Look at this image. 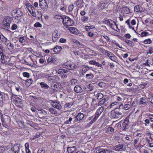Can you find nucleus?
Instances as JSON below:
<instances>
[{
    "mask_svg": "<svg viewBox=\"0 0 153 153\" xmlns=\"http://www.w3.org/2000/svg\"><path fill=\"white\" fill-rule=\"evenodd\" d=\"M61 19L62 20V23L66 28H68L69 26L73 25L74 24V21L66 16H62Z\"/></svg>",
    "mask_w": 153,
    "mask_h": 153,
    "instance_id": "1",
    "label": "nucleus"
},
{
    "mask_svg": "<svg viewBox=\"0 0 153 153\" xmlns=\"http://www.w3.org/2000/svg\"><path fill=\"white\" fill-rule=\"evenodd\" d=\"M11 99L14 100L16 102V105L18 106H21L22 105V101L21 98L19 97L16 95L12 94Z\"/></svg>",
    "mask_w": 153,
    "mask_h": 153,
    "instance_id": "2",
    "label": "nucleus"
},
{
    "mask_svg": "<svg viewBox=\"0 0 153 153\" xmlns=\"http://www.w3.org/2000/svg\"><path fill=\"white\" fill-rule=\"evenodd\" d=\"M12 21L11 18L8 16L6 17L3 22V25L4 27L8 28L10 27V25Z\"/></svg>",
    "mask_w": 153,
    "mask_h": 153,
    "instance_id": "3",
    "label": "nucleus"
},
{
    "mask_svg": "<svg viewBox=\"0 0 153 153\" xmlns=\"http://www.w3.org/2000/svg\"><path fill=\"white\" fill-rule=\"evenodd\" d=\"M21 146L18 144H16L9 151L8 153H19Z\"/></svg>",
    "mask_w": 153,
    "mask_h": 153,
    "instance_id": "4",
    "label": "nucleus"
},
{
    "mask_svg": "<svg viewBox=\"0 0 153 153\" xmlns=\"http://www.w3.org/2000/svg\"><path fill=\"white\" fill-rule=\"evenodd\" d=\"M39 5L40 7L43 10L47 11L48 8L47 2L45 0H39Z\"/></svg>",
    "mask_w": 153,
    "mask_h": 153,
    "instance_id": "5",
    "label": "nucleus"
},
{
    "mask_svg": "<svg viewBox=\"0 0 153 153\" xmlns=\"http://www.w3.org/2000/svg\"><path fill=\"white\" fill-rule=\"evenodd\" d=\"M14 11V12L15 13V15H16L15 18L16 19L20 20L23 15V13L19 9L17 10H15Z\"/></svg>",
    "mask_w": 153,
    "mask_h": 153,
    "instance_id": "6",
    "label": "nucleus"
},
{
    "mask_svg": "<svg viewBox=\"0 0 153 153\" xmlns=\"http://www.w3.org/2000/svg\"><path fill=\"white\" fill-rule=\"evenodd\" d=\"M84 117V115L81 112L79 113L75 117V119L74 121V123L75 122L79 121L82 120Z\"/></svg>",
    "mask_w": 153,
    "mask_h": 153,
    "instance_id": "7",
    "label": "nucleus"
},
{
    "mask_svg": "<svg viewBox=\"0 0 153 153\" xmlns=\"http://www.w3.org/2000/svg\"><path fill=\"white\" fill-rule=\"evenodd\" d=\"M130 108V105L129 104H126L124 105L123 104H121L118 108V109L121 110L120 111H123V110H127Z\"/></svg>",
    "mask_w": 153,
    "mask_h": 153,
    "instance_id": "8",
    "label": "nucleus"
},
{
    "mask_svg": "<svg viewBox=\"0 0 153 153\" xmlns=\"http://www.w3.org/2000/svg\"><path fill=\"white\" fill-rule=\"evenodd\" d=\"M114 149L117 151H120L121 150H124L126 148L124 147V145L122 143L119 144L114 147Z\"/></svg>",
    "mask_w": 153,
    "mask_h": 153,
    "instance_id": "9",
    "label": "nucleus"
},
{
    "mask_svg": "<svg viewBox=\"0 0 153 153\" xmlns=\"http://www.w3.org/2000/svg\"><path fill=\"white\" fill-rule=\"evenodd\" d=\"M104 110L103 107L101 106L99 107L97 110V111L95 113V116L94 117L96 118L97 119H98V117L101 114Z\"/></svg>",
    "mask_w": 153,
    "mask_h": 153,
    "instance_id": "10",
    "label": "nucleus"
},
{
    "mask_svg": "<svg viewBox=\"0 0 153 153\" xmlns=\"http://www.w3.org/2000/svg\"><path fill=\"white\" fill-rule=\"evenodd\" d=\"M59 37V35H58L57 30H55L53 32L52 34V40L54 42H56Z\"/></svg>",
    "mask_w": 153,
    "mask_h": 153,
    "instance_id": "11",
    "label": "nucleus"
},
{
    "mask_svg": "<svg viewBox=\"0 0 153 153\" xmlns=\"http://www.w3.org/2000/svg\"><path fill=\"white\" fill-rule=\"evenodd\" d=\"M74 91L77 93H81L83 92V89L79 85H76L74 87Z\"/></svg>",
    "mask_w": 153,
    "mask_h": 153,
    "instance_id": "12",
    "label": "nucleus"
},
{
    "mask_svg": "<svg viewBox=\"0 0 153 153\" xmlns=\"http://www.w3.org/2000/svg\"><path fill=\"white\" fill-rule=\"evenodd\" d=\"M129 124L128 117H126L123 123V127L125 129L128 128V126Z\"/></svg>",
    "mask_w": 153,
    "mask_h": 153,
    "instance_id": "13",
    "label": "nucleus"
},
{
    "mask_svg": "<svg viewBox=\"0 0 153 153\" xmlns=\"http://www.w3.org/2000/svg\"><path fill=\"white\" fill-rule=\"evenodd\" d=\"M57 60V58L54 56L49 57L48 59L47 64H49L50 62H55Z\"/></svg>",
    "mask_w": 153,
    "mask_h": 153,
    "instance_id": "14",
    "label": "nucleus"
},
{
    "mask_svg": "<svg viewBox=\"0 0 153 153\" xmlns=\"http://www.w3.org/2000/svg\"><path fill=\"white\" fill-rule=\"evenodd\" d=\"M68 29L71 33L74 34H77L79 33L78 30L75 27H70L68 28Z\"/></svg>",
    "mask_w": 153,
    "mask_h": 153,
    "instance_id": "15",
    "label": "nucleus"
},
{
    "mask_svg": "<svg viewBox=\"0 0 153 153\" xmlns=\"http://www.w3.org/2000/svg\"><path fill=\"white\" fill-rule=\"evenodd\" d=\"M56 77L55 76H50L48 77V80L49 82L51 83H53L56 81Z\"/></svg>",
    "mask_w": 153,
    "mask_h": 153,
    "instance_id": "16",
    "label": "nucleus"
},
{
    "mask_svg": "<svg viewBox=\"0 0 153 153\" xmlns=\"http://www.w3.org/2000/svg\"><path fill=\"white\" fill-rule=\"evenodd\" d=\"M76 150V147L73 146L72 147H68L67 148V151L68 153H73V152Z\"/></svg>",
    "mask_w": 153,
    "mask_h": 153,
    "instance_id": "17",
    "label": "nucleus"
},
{
    "mask_svg": "<svg viewBox=\"0 0 153 153\" xmlns=\"http://www.w3.org/2000/svg\"><path fill=\"white\" fill-rule=\"evenodd\" d=\"M111 116L113 118L117 119L120 117L118 116L116 112H115V111H112L111 112Z\"/></svg>",
    "mask_w": 153,
    "mask_h": 153,
    "instance_id": "18",
    "label": "nucleus"
},
{
    "mask_svg": "<svg viewBox=\"0 0 153 153\" xmlns=\"http://www.w3.org/2000/svg\"><path fill=\"white\" fill-rule=\"evenodd\" d=\"M107 100L106 99L104 98L98 102L97 104L98 106H101L103 104H105V103L106 102Z\"/></svg>",
    "mask_w": 153,
    "mask_h": 153,
    "instance_id": "19",
    "label": "nucleus"
},
{
    "mask_svg": "<svg viewBox=\"0 0 153 153\" xmlns=\"http://www.w3.org/2000/svg\"><path fill=\"white\" fill-rule=\"evenodd\" d=\"M19 42H20L21 43H24L25 44H23V45H25V43H26V40L27 39L26 38H25L24 37H21L19 38Z\"/></svg>",
    "mask_w": 153,
    "mask_h": 153,
    "instance_id": "20",
    "label": "nucleus"
},
{
    "mask_svg": "<svg viewBox=\"0 0 153 153\" xmlns=\"http://www.w3.org/2000/svg\"><path fill=\"white\" fill-rule=\"evenodd\" d=\"M124 42L130 47H133L134 45V44L132 42V41L130 40L126 39L124 41Z\"/></svg>",
    "mask_w": 153,
    "mask_h": 153,
    "instance_id": "21",
    "label": "nucleus"
},
{
    "mask_svg": "<svg viewBox=\"0 0 153 153\" xmlns=\"http://www.w3.org/2000/svg\"><path fill=\"white\" fill-rule=\"evenodd\" d=\"M40 85L41 88H43L48 89L49 88V86L43 82L40 83Z\"/></svg>",
    "mask_w": 153,
    "mask_h": 153,
    "instance_id": "22",
    "label": "nucleus"
},
{
    "mask_svg": "<svg viewBox=\"0 0 153 153\" xmlns=\"http://www.w3.org/2000/svg\"><path fill=\"white\" fill-rule=\"evenodd\" d=\"M62 48L61 47L59 46H57L55 47L53 50V51L55 52H58L60 51Z\"/></svg>",
    "mask_w": 153,
    "mask_h": 153,
    "instance_id": "23",
    "label": "nucleus"
},
{
    "mask_svg": "<svg viewBox=\"0 0 153 153\" xmlns=\"http://www.w3.org/2000/svg\"><path fill=\"white\" fill-rule=\"evenodd\" d=\"M68 72L67 70H66L63 69H59L57 71V73L59 74H63L65 73Z\"/></svg>",
    "mask_w": 153,
    "mask_h": 153,
    "instance_id": "24",
    "label": "nucleus"
},
{
    "mask_svg": "<svg viewBox=\"0 0 153 153\" xmlns=\"http://www.w3.org/2000/svg\"><path fill=\"white\" fill-rule=\"evenodd\" d=\"M146 100L145 98L142 97L140 98V105H145L146 104Z\"/></svg>",
    "mask_w": 153,
    "mask_h": 153,
    "instance_id": "25",
    "label": "nucleus"
},
{
    "mask_svg": "<svg viewBox=\"0 0 153 153\" xmlns=\"http://www.w3.org/2000/svg\"><path fill=\"white\" fill-rule=\"evenodd\" d=\"M148 97L149 99H151V102L153 104V92H150L148 94Z\"/></svg>",
    "mask_w": 153,
    "mask_h": 153,
    "instance_id": "26",
    "label": "nucleus"
},
{
    "mask_svg": "<svg viewBox=\"0 0 153 153\" xmlns=\"http://www.w3.org/2000/svg\"><path fill=\"white\" fill-rule=\"evenodd\" d=\"M74 104V102H71L66 103L64 105L65 108H70Z\"/></svg>",
    "mask_w": 153,
    "mask_h": 153,
    "instance_id": "27",
    "label": "nucleus"
},
{
    "mask_svg": "<svg viewBox=\"0 0 153 153\" xmlns=\"http://www.w3.org/2000/svg\"><path fill=\"white\" fill-rule=\"evenodd\" d=\"M49 111L53 114H56L58 113L56 110L53 108H49Z\"/></svg>",
    "mask_w": 153,
    "mask_h": 153,
    "instance_id": "28",
    "label": "nucleus"
},
{
    "mask_svg": "<svg viewBox=\"0 0 153 153\" xmlns=\"http://www.w3.org/2000/svg\"><path fill=\"white\" fill-rule=\"evenodd\" d=\"M152 42V41L150 39H146L143 41V43L145 44H150Z\"/></svg>",
    "mask_w": 153,
    "mask_h": 153,
    "instance_id": "29",
    "label": "nucleus"
},
{
    "mask_svg": "<svg viewBox=\"0 0 153 153\" xmlns=\"http://www.w3.org/2000/svg\"><path fill=\"white\" fill-rule=\"evenodd\" d=\"M106 130L110 133L113 132L114 131V129L112 127H108L106 128Z\"/></svg>",
    "mask_w": 153,
    "mask_h": 153,
    "instance_id": "30",
    "label": "nucleus"
},
{
    "mask_svg": "<svg viewBox=\"0 0 153 153\" xmlns=\"http://www.w3.org/2000/svg\"><path fill=\"white\" fill-rule=\"evenodd\" d=\"M103 96H104L103 94L101 93H99L97 94L96 97L98 99L100 100L102 99Z\"/></svg>",
    "mask_w": 153,
    "mask_h": 153,
    "instance_id": "31",
    "label": "nucleus"
},
{
    "mask_svg": "<svg viewBox=\"0 0 153 153\" xmlns=\"http://www.w3.org/2000/svg\"><path fill=\"white\" fill-rule=\"evenodd\" d=\"M85 77L87 79H92L93 78L94 75L90 73L86 74L85 75Z\"/></svg>",
    "mask_w": 153,
    "mask_h": 153,
    "instance_id": "32",
    "label": "nucleus"
},
{
    "mask_svg": "<svg viewBox=\"0 0 153 153\" xmlns=\"http://www.w3.org/2000/svg\"><path fill=\"white\" fill-rule=\"evenodd\" d=\"M134 10L137 12H141L140 7L139 5H136L134 7Z\"/></svg>",
    "mask_w": 153,
    "mask_h": 153,
    "instance_id": "33",
    "label": "nucleus"
},
{
    "mask_svg": "<svg viewBox=\"0 0 153 153\" xmlns=\"http://www.w3.org/2000/svg\"><path fill=\"white\" fill-rule=\"evenodd\" d=\"M78 80L75 79H72L71 81V83L72 85H76L77 83Z\"/></svg>",
    "mask_w": 153,
    "mask_h": 153,
    "instance_id": "34",
    "label": "nucleus"
},
{
    "mask_svg": "<svg viewBox=\"0 0 153 153\" xmlns=\"http://www.w3.org/2000/svg\"><path fill=\"white\" fill-rule=\"evenodd\" d=\"M26 123L28 125H29L33 127H34V124H33V122L32 121L27 120L26 121Z\"/></svg>",
    "mask_w": 153,
    "mask_h": 153,
    "instance_id": "35",
    "label": "nucleus"
},
{
    "mask_svg": "<svg viewBox=\"0 0 153 153\" xmlns=\"http://www.w3.org/2000/svg\"><path fill=\"white\" fill-rule=\"evenodd\" d=\"M58 86L57 84H54L53 86V87H52V89L54 91H56L58 90Z\"/></svg>",
    "mask_w": 153,
    "mask_h": 153,
    "instance_id": "36",
    "label": "nucleus"
},
{
    "mask_svg": "<svg viewBox=\"0 0 153 153\" xmlns=\"http://www.w3.org/2000/svg\"><path fill=\"white\" fill-rule=\"evenodd\" d=\"M64 68H67L69 70H72V65H64Z\"/></svg>",
    "mask_w": 153,
    "mask_h": 153,
    "instance_id": "37",
    "label": "nucleus"
},
{
    "mask_svg": "<svg viewBox=\"0 0 153 153\" xmlns=\"http://www.w3.org/2000/svg\"><path fill=\"white\" fill-rule=\"evenodd\" d=\"M147 53L150 54L153 53V47H151L149 48Z\"/></svg>",
    "mask_w": 153,
    "mask_h": 153,
    "instance_id": "38",
    "label": "nucleus"
},
{
    "mask_svg": "<svg viewBox=\"0 0 153 153\" xmlns=\"http://www.w3.org/2000/svg\"><path fill=\"white\" fill-rule=\"evenodd\" d=\"M87 86L88 87V91H92L93 88L92 85L91 84H89Z\"/></svg>",
    "mask_w": 153,
    "mask_h": 153,
    "instance_id": "39",
    "label": "nucleus"
},
{
    "mask_svg": "<svg viewBox=\"0 0 153 153\" xmlns=\"http://www.w3.org/2000/svg\"><path fill=\"white\" fill-rule=\"evenodd\" d=\"M103 40L105 42H108L109 41V38L107 36H103Z\"/></svg>",
    "mask_w": 153,
    "mask_h": 153,
    "instance_id": "40",
    "label": "nucleus"
},
{
    "mask_svg": "<svg viewBox=\"0 0 153 153\" xmlns=\"http://www.w3.org/2000/svg\"><path fill=\"white\" fill-rule=\"evenodd\" d=\"M97 104V102L95 99H92V100L91 103V105L95 106Z\"/></svg>",
    "mask_w": 153,
    "mask_h": 153,
    "instance_id": "41",
    "label": "nucleus"
},
{
    "mask_svg": "<svg viewBox=\"0 0 153 153\" xmlns=\"http://www.w3.org/2000/svg\"><path fill=\"white\" fill-rule=\"evenodd\" d=\"M81 19L83 22H86L88 20V17L84 16L81 17Z\"/></svg>",
    "mask_w": 153,
    "mask_h": 153,
    "instance_id": "42",
    "label": "nucleus"
},
{
    "mask_svg": "<svg viewBox=\"0 0 153 153\" xmlns=\"http://www.w3.org/2000/svg\"><path fill=\"white\" fill-rule=\"evenodd\" d=\"M99 148H101L100 146H98L95 148L94 152V153H100L99 151Z\"/></svg>",
    "mask_w": 153,
    "mask_h": 153,
    "instance_id": "43",
    "label": "nucleus"
},
{
    "mask_svg": "<svg viewBox=\"0 0 153 153\" xmlns=\"http://www.w3.org/2000/svg\"><path fill=\"white\" fill-rule=\"evenodd\" d=\"M105 53H106L107 55L109 58L112 56L113 55V54L107 51H106Z\"/></svg>",
    "mask_w": 153,
    "mask_h": 153,
    "instance_id": "44",
    "label": "nucleus"
},
{
    "mask_svg": "<svg viewBox=\"0 0 153 153\" xmlns=\"http://www.w3.org/2000/svg\"><path fill=\"white\" fill-rule=\"evenodd\" d=\"M39 110L40 111V113L41 114H43L45 115H46L47 114V112L46 111L43 109H42Z\"/></svg>",
    "mask_w": 153,
    "mask_h": 153,
    "instance_id": "45",
    "label": "nucleus"
},
{
    "mask_svg": "<svg viewBox=\"0 0 153 153\" xmlns=\"http://www.w3.org/2000/svg\"><path fill=\"white\" fill-rule=\"evenodd\" d=\"M34 26L35 27H41L42 25L39 22H37L35 23L34 25Z\"/></svg>",
    "mask_w": 153,
    "mask_h": 153,
    "instance_id": "46",
    "label": "nucleus"
},
{
    "mask_svg": "<svg viewBox=\"0 0 153 153\" xmlns=\"http://www.w3.org/2000/svg\"><path fill=\"white\" fill-rule=\"evenodd\" d=\"M148 34V33L147 32L143 31L141 33V36L142 37L147 36Z\"/></svg>",
    "mask_w": 153,
    "mask_h": 153,
    "instance_id": "47",
    "label": "nucleus"
},
{
    "mask_svg": "<svg viewBox=\"0 0 153 153\" xmlns=\"http://www.w3.org/2000/svg\"><path fill=\"white\" fill-rule=\"evenodd\" d=\"M0 39L2 42H4V41H5L6 40H7V38H5L3 35L0 36Z\"/></svg>",
    "mask_w": 153,
    "mask_h": 153,
    "instance_id": "48",
    "label": "nucleus"
},
{
    "mask_svg": "<svg viewBox=\"0 0 153 153\" xmlns=\"http://www.w3.org/2000/svg\"><path fill=\"white\" fill-rule=\"evenodd\" d=\"M27 8L28 10V11L30 10V8H32V5L30 3H27L26 5Z\"/></svg>",
    "mask_w": 153,
    "mask_h": 153,
    "instance_id": "49",
    "label": "nucleus"
},
{
    "mask_svg": "<svg viewBox=\"0 0 153 153\" xmlns=\"http://www.w3.org/2000/svg\"><path fill=\"white\" fill-rule=\"evenodd\" d=\"M29 12L33 17H36V15L34 11L29 10Z\"/></svg>",
    "mask_w": 153,
    "mask_h": 153,
    "instance_id": "50",
    "label": "nucleus"
},
{
    "mask_svg": "<svg viewBox=\"0 0 153 153\" xmlns=\"http://www.w3.org/2000/svg\"><path fill=\"white\" fill-rule=\"evenodd\" d=\"M72 118L71 117H70L68 120H66L65 122V124H70L71 123V121H72Z\"/></svg>",
    "mask_w": 153,
    "mask_h": 153,
    "instance_id": "51",
    "label": "nucleus"
},
{
    "mask_svg": "<svg viewBox=\"0 0 153 153\" xmlns=\"http://www.w3.org/2000/svg\"><path fill=\"white\" fill-rule=\"evenodd\" d=\"M24 76L27 78H29L30 76L29 74L27 72H24L23 73Z\"/></svg>",
    "mask_w": 153,
    "mask_h": 153,
    "instance_id": "52",
    "label": "nucleus"
},
{
    "mask_svg": "<svg viewBox=\"0 0 153 153\" xmlns=\"http://www.w3.org/2000/svg\"><path fill=\"white\" fill-rule=\"evenodd\" d=\"M55 108L57 109H58L59 110H60V109H62V107L60 104L58 103V105H57L56 106V107H55Z\"/></svg>",
    "mask_w": 153,
    "mask_h": 153,
    "instance_id": "53",
    "label": "nucleus"
},
{
    "mask_svg": "<svg viewBox=\"0 0 153 153\" xmlns=\"http://www.w3.org/2000/svg\"><path fill=\"white\" fill-rule=\"evenodd\" d=\"M10 45L9 46H8L7 47L9 49H10L11 50H13L14 48V46L13 45L11 44V42L10 43Z\"/></svg>",
    "mask_w": 153,
    "mask_h": 153,
    "instance_id": "54",
    "label": "nucleus"
},
{
    "mask_svg": "<svg viewBox=\"0 0 153 153\" xmlns=\"http://www.w3.org/2000/svg\"><path fill=\"white\" fill-rule=\"evenodd\" d=\"M114 97L116 99H117V100L118 102H120V101H121L122 100V98L120 97H119L118 96L116 95Z\"/></svg>",
    "mask_w": 153,
    "mask_h": 153,
    "instance_id": "55",
    "label": "nucleus"
},
{
    "mask_svg": "<svg viewBox=\"0 0 153 153\" xmlns=\"http://www.w3.org/2000/svg\"><path fill=\"white\" fill-rule=\"evenodd\" d=\"M1 62L2 63L4 64L5 63V61L4 59V56L1 55Z\"/></svg>",
    "mask_w": 153,
    "mask_h": 153,
    "instance_id": "56",
    "label": "nucleus"
},
{
    "mask_svg": "<svg viewBox=\"0 0 153 153\" xmlns=\"http://www.w3.org/2000/svg\"><path fill=\"white\" fill-rule=\"evenodd\" d=\"M58 103H57V102H55V101H53L51 102V105L54 108H55V107H56V106L58 105Z\"/></svg>",
    "mask_w": 153,
    "mask_h": 153,
    "instance_id": "57",
    "label": "nucleus"
},
{
    "mask_svg": "<svg viewBox=\"0 0 153 153\" xmlns=\"http://www.w3.org/2000/svg\"><path fill=\"white\" fill-rule=\"evenodd\" d=\"M3 93L1 94L0 93V102L2 103L3 102Z\"/></svg>",
    "mask_w": 153,
    "mask_h": 153,
    "instance_id": "58",
    "label": "nucleus"
},
{
    "mask_svg": "<svg viewBox=\"0 0 153 153\" xmlns=\"http://www.w3.org/2000/svg\"><path fill=\"white\" fill-rule=\"evenodd\" d=\"M3 95L4 98L6 99H9V96L7 94L3 93Z\"/></svg>",
    "mask_w": 153,
    "mask_h": 153,
    "instance_id": "59",
    "label": "nucleus"
},
{
    "mask_svg": "<svg viewBox=\"0 0 153 153\" xmlns=\"http://www.w3.org/2000/svg\"><path fill=\"white\" fill-rule=\"evenodd\" d=\"M119 102H112L110 105V108H111L113 106H114L115 105H117L118 104Z\"/></svg>",
    "mask_w": 153,
    "mask_h": 153,
    "instance_id": "60",
    "label": "nucleus"
},
{
    "mask_svg": "<svg viewBox=\"0 0 153 153\" xmlns=\"http://www.w3.org/2000/svg\"><path fill=\"white\" fill-rule=\"evenodd\" d=\"M38 153H45V152L42 149L40 148L39 149Z\"/></svg>",
    "mask_w": 153,
    "mask_h": 153,
    "instance_id": "61",
    "label": "nucleus"
},
{
    "mask_svg": "<svg viewBox=\"0 0 153 153\" xmlns=\"http://www.w3.org/2000/svg\"><path fill=\"white\" fill-rule=\"evenodd\" d=\"M109 58L112 61H115L116 60V57L113 54V55H112Z\"/></svg>",
    "mask_w": 153,
    "mask_h": 153,
    "instance_id": "62",
    "label": "nucleus"
},
{
    "mask_svg": "<svg viewBox=\"0 0 153 153\" xmlns=\"http://www.w3.org/2000/svg\"><path fill=\"white\" fill-rule=\"evenodd\" d=\"M74 5H70L68 7V10L69 12H71L74 8Z\"/></svg>",
    "mask_w": 153,
    "mask_h": 153,
    "instance_id": "63",
    "label": "nucleus"
},
{
    "mask_svg": "<svg viewBox=\"0 0 153 153\" xmlns=\"http://www.w3.org/2000/svg\"><path fill=\"white\" fill-rule=\"evenodd\" d=\"M17 27V25L16 24H14L12 26L11 29L13 30H15L16 29Z\"/></svg>",
    "mask_w": 153,
    "mask_h": 153,
    "instance_id": "64",
    "label": "nucleus"
}]
</instances>
